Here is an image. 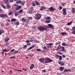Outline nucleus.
<instances>
[{"label": "nucleus", "instance_id": "16", "mask_svg": "<svg viewBox=\"0 0 75 75\" xmlns=\"http://www.w3.org/2000/svg\"><path fill=\"white\" fill-rule=\"evenodd\" d=\"M60 69L61 71H62L64 69V68L62 67H60Z\"/></svg>", "mask_w": 75, "mask_h": 75}, {"label": "nucleus", "instance_id": "20", "mask_svg": "<svg viewBox=\"0 0 75 75\" xmlns=\"http://www.w3.org/2000/svg\"><path fill=\"white\" fill-rule=\"evenodd\" d=\"M17 21V20L15 18H13L11 20V21Z\"/></svg>", "mask_w": 75, "mask_h": 75}, {"label": "nucleus", "instance_id": "9", "mask_svg": "<svg viewBox=\"0 0 75 75\" xmlns=\"http://www.w3.org/2000/svg\"><path fill=\"white\" fill-rule=\"evenodd\" d=\"M63 71H64V72H71V70H67V69H65Z\"/></svg>", "mask_w": 75, "mask_h": 75}, {"label": "nucleus", "instance_id": "19", "mask_svg": "<svg viewBox=\"0 0 75 75\" xmlns=\"http://www.w3.org/2000/svg\"><path fill=\"white\" fill-rule=\"evenodd\" d=\"M21 20L23 22H25L26 21H27V20L26 19H24V18H22Z\"/></svg>", "mask_w": 75, "mask_h": 75}, {"label": "nucleus", "instance_id": "45", "mask_svg": "<svg viewBox=\"0 0 75 75\" xmlns=\"http://www.w3.org/2000/svg\"><path fill=\"white\" fill-rule=\"evenodd\" d=\"M16 10H20V9L18 8V7H17L16 8Z\"/></svg>", "mask_w": 75, "mask_h": 75}, {"label": "nucleus", "instance_id": "38", "mask_svg": "<svg viewBox=\"0 0 75 75\" xmlns=\"http://www.w3.org/2000/svg\"><path fill=\"white\" fill-rule=\"evenodd\" d=\"M63 15H66V14H67V12H63Z\"/></svg>", "mask_w": 75, "mask_h": 75}, {"label": "nucleus", "instance_id": "39", "mask_svg": "<svg viewBox=\"0 0 75 75\" xmlns=\"http://www.w3.org/2000/svg\"><path fill=\"white\" fill-rule=\"evenodd\" d=\"M63 12H66V9L65 8H64L62 9Z\"/></svg>", "mask_w": 75, "mask_h": 75}, {"label": "nucleus", "instance_id": "48", "mask_svg": "<svg viewBox=\"0 0 75 75\" xmlns=\"http://www.w3.org/2000/svg\"><path fill=\"white\" fill-rule=\"evenodd\" d=\"M16 25H19V22H17L16 23Z\"/></svg>", "mask_w": 75, "mask_h": 75}, {"label": "nucleus", "instance_id": "35", "mask_svg": "<svg viewBox=\"0 0 75 75\" xmlns=\"http://www.w3.org/2000/svg\"><path fill=\"white\" fill-rule=\"evenodd\" d=\"M9 1V0H4V1L6 3H8V1Z\"/></svg>", "mask_w": 75, "mask_h": 75}, {"label": "nucleus", "instance_id": "7", "mask_svg": "<svg viewBox=\"0 0 75 75\" xmlns=\"http://www.w3.org/2000/svg\"><path fill=\"white\" fill-rule=\"evenodd\" d=\"M39 60L40 62H44V58H41L39 59Z\"/></svg>", "mask_w": 75, "mask_h": 75}, {"label": "nucleus", "instance_id": "25", "mask_svg": "<svg viewBox=\"0 0 75 75\" xmlns=\"http://www.w3.org/2000/svg\"><path fill=\"white\" fill-rule=\"evenodd\" d=\"M10 40V39L9 38H6L5 39V41L6 42H7V41H8Z\"/></svg>", "mask_w": 75, "mask_h": 75}, {"label": "nucleus", "instance_id": "58", "mask_svg": "<svg viewBox=\"0 0 75 75\" xmlns=\"http://www.w3.org/2000/svg\"><path fill=\"white\" fill-rule=\"evenodd\" d=\"M13 13L12 12H10L9 13V15H11Z\"/></svg>", "mask_w": 75, "mask_h": 75}, {"label": "nucleus", "instance_id": "30", "mask_svg": "<svg viewBox=\"0 0 75 75\" xmlns=\"http://www.w3.org/2000/svg\"><path fill=\"white\" fill-rule=\"evenodd\" d=\"M72 13H75V8H72Z\"/></svg>", "mask_w": 75, "mask_h": 75}, {"label": "nucleus", "instance_id": "49", "mask_svg": "<svg viewBox=\"0 0 75 75\" xmlns=\"http://www.w3.org/2000/svg\"><path fill=\"white\" fill-rule=\"evenodd\" d=\"M72 33L73 34H75V30H73L72 31Z\"/></svg>", "mask_w": 75, "mask_h": 75}, {"label": "nucleus", "instance_id": "12", "mask_svg": "<svg viewBox=\"0 0 75 75\" xmlns=\"http://www.w3.org/2000/svg\"><path fill=\"white\" fill-rule=\"evenodd\" d=\"M25 3V1H21V4H22V6H24Z\"/></svg>", "mask_w": 75, "mask_h": 75}, {"label": "nucleus", "instance_id": "3", "mask_svg": "<svg viewBox=\"0 0 75 75\" xmlns=\"http://www.w3.org/2000/svg\"><path fill=\"white\" fill-rule=\"evenodd\" d=\"M45 61L46 63H48L49 62H52V60L49 58H46Z\"/></svg>", "mask_w": 75, "mask_h": 75}, {"label": "nucleus", "instance_id": "46", "mask_svg": "<svg viewBox=\"0 0 75 75\" xmlns=\"http://www.w3.org/2000/svg\"><path fill=\"white\" fill-rule=\"evenodd\" d=\"M23 12V10H22V9H21L20 11H19V13H22Z\"/></svg>", "mask_w": 75, "mask_h": 75}, {"label": "nucleus", "instance_id": "55", "mask_svg": "<svg viewBox=\"0 0 75 75\" xmlns=\"http://www.w3.org/2000/svg\"><path fill=\"white\" fill-rule=\"evenodd\" d=\"M10 24V23H7L6 24V25L7 26V25H9Z\"/></svg>", "mask_w": 75, "mask_h": 75}, {"label": "nucleus", "instance_id": "17", "mask_svg": "<svg viewBox=\"0 0 75 75\" xmlns=\"http://www.w3.org/2000/svg\"><path fill=\"white\" fill-rule=\"evenodd\" d=\"M4 33V30H0V35H1L2 33Z\"/></svg>", "mask_w": 75, "mask_h": 75}, {"label": "nucleus", "instance_id": "24", "mask_svg": "<svg viewBox=\"0 0 75 75\" xmlns=\"http://www.w3.org/2000/svg\"><path fill=\"white\" fill-rule=\"evenodd\" d=\"M35 3L36 4V5H38V6H40V3L39 2H37V1H36L35 2Z\"/></svg>", "mask_w": 75, "mask_h": 75}, {"label": "nucleus", "instance_id": "57", "mask_svg": "<svg viewBox=\"0 0 75 75\" xmlns=\"http://www.w3.org/2000/svg\"><path fill=\"white\" fill-rule=\"evenodd\" d=\"M62 57H63V58H65L66 56L64 55H62Z\"/></svg>", "mask_w": 75, "mask_h": 75}, {"label": "nucleus", "instance_id": "53", "mask_svg": "<svg viewBox=\"0 0 75 75\" xmlns=\"http://www.w3.org/2000/svg\"><path fill=\"white\" fill-rule=\"evenodd\" d=\"M26 45H31V43H27Z\"/></svg>", "mask_w": 75, "mask_h": 75}, {"label": "nucleus", "instance_id": "52", "mask_svg": "<svg viewBox=\"0 0 75 75\" xmlns=\"http://www.w3.org/2000/svg\"><path fill=\"white\" fill-rule=\"evenodd\" d=\"M13 0H10L9 1L10 3H12V2H13Z\"/></svg>", "mask_w": 75, "mask_h": 75}, {"label": "nucleus", "instance_id": "8", "mask_svg": "<svg viewBox=\"0 0 75 75\" xmlns=\"http://www.w3.org/2000/svg\"><path fill=\"white\" fill-rule=\"evenodd\" d=\"M47 26H48L49 28H53L54 27L51 24H48Z\"/></svg>", "mask_w": 75, "mask_h": 75}, {"label": "nucleus", "instance_id": "61", "mask_svg": "<svg viewBox=\"0 0 75 75\" xmlns=\"http://www.w3.org/2000/svg\"><path fill=\"white\" fill-rule=\"evenodd\" d=\"M42 72H45V71H46V70H42Z\"/></svg>", "mask_w": 75, "mask_h": 75}, {"label": "nucleus", "instance_id": "21", "mask_svg": "<svg viewBox=\"0 0 75 75\" xmlns=\"http://www.w3.org/2000/svg\"><path fill=\"white\" fill-rule=\"evenodd\" d=\"M19 15L20 14L18 13H15V16H16V17H17V16H19Z\"/></svg>", "mask_w": 75, "mask_h": 75}, {"label": "nucleus", "instance_id": "34", "mask_svg": "<svg viewBox=\"0 0 75 75\" xmlns=\"http://www.w3.org/2000/svg\"><path fill=\"white\" fill-rule=\"evenodd\" d=\"M60 56H59V55L58 54H56L55 55V57L56 58H59Z\"/></svg>", "mask_w": 75, "mask_h": 75}, {"label": "nucleus", "instance_id": "43", "mask_svg": "<svg viewBox=\"0 0 75 75\" xmlns=\"http://www.w3.org/2000/svg\"><path fill=\"white\" fill-rule=\"evenodd\" d=\"M58 54H59L60 55H62V54H63V53L61 52L58 53Z\"/></svg>", "mask_w": 75, "mask_h": 75}, {"label": "nucleus", "instance_id": "1", "mask_svg": "<svg viewBox=\"0 0 75 75\" xmlns=\"http://www.w3.org/2000/svg\"><path fill=\"white\" fill-rule=\"evenodd\" d=\"M47 27L45 26L42 27L41 26H40L38 27L37 29L39 30L40 31H43V30L45 31L47 30Z\"/></svg>", "mask_w": 75, "mask_h": 75}, {"label": "nucleus", "instance_id": "5", "mask_svg": "<svg viewBox=\"0 0 75 75\" xmlns=\"http://www.w3.org/2000/svg\"><path fill=\"white\" fill-rule=\"evenodd\" d=\"M59 64H60V66H64V63L62 61L58 62Z\"/></svg>", "mask_w": 75, "mask_h": 75}, {"label": "nucleus", "instance_id": "33", "mask_svg": "<svg viewBox=\"0 0 75 75\" xmlns=\"http://www.w3.org/2000/svg\"><path fill=\"white\" fill-rule=\"evenodd\" d=\"M14 51H15V50L14 49H13L10 51V52H13Z\"/></svg>", "mask_w": 75, "mask_h": 75}, {"label": "nucleus", "instance_id": "59", "mask_svg": "<svg viewBox=\"0 0 75 75\" xmlns=\"http://www.w3.org/2000/svg\"><path fill=\"white\" fill-rule=\"evenodd\" d=\"M16 58V57H10V58Z\"/></svg>", "mask_w": 75, "mask_h": 75}, {"label": "nucleus", "instance_id": "37", "mask_svg": "<svg viewBox=\"0 0 75 75\" xmlns=\"http://www.w3.org/2000/svg\"><path fill=\"white\" fill-rule=\"evenodd\" d=\"M32 18V17H29L28 18V20H31Z\"/></svg>", "mask_w": 75, "mask_h": 75}, {"label": "nucleus", "instance_id": "64", "mask_svg": "<svg viewBox=\"0 0 75 75\" xmlns=\"http://www.w3.org/2000/svg\"><path fill=\"white\" fill-rule=\"evenodd\" d=\"M43 49H47V47H46L45 46L43 47Z\"/></svg>", "mask_w": 75, "mask_h": 75}, {"label": "nucleus", "instance_id": "22", "mask_svg": "<svg viewBox=\"0 0 75 75\" xmlns=\"http://www.w3.org/2000/svg\"><path fill=\"white\" fill-rule=\"evenodd\" d=\"M72 21H71V22L68 23H67L68 25H71L72 24Z\"/></svg>", "mask_w": 75, "mask_h": 75}, {"label": "nucleus", "instance_id": "6", "mask_svg": "<svg viewBox=\"0 0 75 75\" xmlns=\"http://www.w3.org/2000/svg\"><path fill=\"white\" fill-rule=\"evenodd\" d=\"M34 67V64H31V66L30 67V69H33V68Z\"/></svg>", "mask_w": 75, "mask_h": 75}, {"label": "nucleus", "instance_id": "42", "mask_svg": "<svg viewBox=\"0 0 75 75\" xmlns=\"http://www.w3.org/2000/svg\"><path fill=\"white\" fill-rule=\"evenodd\" d=\"M26 43H29L30 42V41L28 40H26L25 42Z\"/></svg>", "mask_w": 75, "mask_h": 75}, {"label": "nucleus", "instance_id": "27", "mask_svg": "<svg viewBox=\"0 0 75 75\" xmlns=\"http://www.w3.org/2000/svg\"><path fill=\"white\" fill-rule=\"evenodd\" d=\"M18 51L15 50V52H13V54H17V53H18Z\"/></svg>", "mask_w": 75, "mask_h": 75}, {"label": "nucleus", "instance_id": "56", "mask_svg": "<svg viewBox=\"0 0 75 75\" xmlns=\"http://www.w3.org/2000/svg\"><path fill=\"white\" fill-rule=\"evenodd\" d=\"M18 8H19V9H20L21 8V6H18Z\"/></svg>", "mask_w": 75, "mask_h": 75}, {"label": "nucleus", "instance_id": "41", "mask_svg": "<svg viewBox=\"0 0 75 75\" xmlns=\"http://www.w3.org/2000/svg\"><path fill=\"white\" fill-rule=\"evenodd\" d=\"M62 51H64V50H65V49H64V47H62Z\"/></svg>", "mask_w": 75, "mask_h": 75}, {"label": "nucleus", "instance_id": "4", "mask_svg": "<svg viewBox=\"0 0 75 75\" xmlns=\"http://www.w3.org/2000/svg\"><path fill=\"white\" fill-rule=\"evenodd\" d=\"M49 10H50V11L52 12L54 11L55 10V9L54 8L52 7H51L49 8Z\"/></svg>", "mask_w": 75, "mask_h": 75}, {"label": "nucleus", "instance_id": "18", "mask_svg": "<svg viewBox=\"0 0 75 75\" xmlns=\"http://www.w3.org/2000/svg\"><path fill=\"white\" fill-rule=\"evenodd\" d=\"M48 45L49 46L50 48H51V47H52V45H53V44L52 43H49Z\"/></svg>", "mask_w": 75, "mask_h": 75}, {"label": "nucleus", "instance_id": "10", "mask_svg": "<svg viewBox=\"0 0 75 75\" xmlns=\"http://www.w3.org/2000/svg\"><path fill=\"white\" fill-rule=\"evenodd\" d=\"M45 18V20H51V17L49 16L46 17Z\"/></svg>", "mask_w": 75, "mask_h": 75}, {"label": "nucleus", "instance_id": "11", "mask_svg": "<svg viewBox=\"0 0 75 75\" xmlns=\"http://www.w3.org/2000/svg\"><path fill=\"white\" fill-rule=\"evenodd\" d=\"M62 45L63 46H68V45L65 42H63L62 44Z\"/></svg>", "mask_w": 75, "mask_h": 75}, {"label": "nucleus", "instance_id": "40", "mask_svg": "<svg viewBox=\"0 0 75 75\" xmlns=\"http://www.w3.org/2000/svg\"><path fill=\"white\" fill-rule=\"evenodd\" d=\"M62 6H65L66 4H65V3H63L62 4Z\"/></svg>", "mask_w": 75, "mask_h": 75}, {"label": "nucleus", "instance_id": "62", "mask_svg": "<svg viewBox=\"0 0 75 75\" xmlns=\"http://www.w3.org/2000/svg\"><path fill=\"white\" fill-rule=\"evenodd\" d=\"M73 30H75V27H74L72 28Z\"/></svg>", "mask_w": 75, "mask_h": 75}, {"label": "nucleus", "instance_id": "15", "mask_svg": "<svg viewBox=\"0 0 75 75\" xmlns=\"http://www.w3.org/2000/svg\"><path fill=\"white\" fill-rule=\"evenodd\" d=\"M1 6H2V7H3V8H4V9H6V6L3 5V4H1Z\"/></svg>", "mask_w": 75, "mask_h": 75}, {"label": "nucleus", "instance_id": "47", "mask_svg": "<svg viewBox=\"0 0 75 75\" xmlns=\"http://www.w3.org/2000/svg\"><path fill=\"white\" fill-rule=\"evenodd\" d=\"M66 30H67V31H68V30H69V28L66 27Z\"/></svg>", "mask_w": 75, "mask_h": 75}, {"label": "nucleus", "instance_id": "50", "mask_svg": "<svg viewBox=\"0 0 75 75\" xmlns=\"http://www.w3.org/2000/svg\"><path fill=\"white\" fill-rule=\"evenodd\" d=\"M36 50L38 51H41V49H36Z\"/></svg>", "mask_w": 75, "mask_h": 75}, {"label": "nucleus", "instance_id": "31", "mask_svg": "<svg viewBox=\"0 0 75 75\" xmlns=\"http://www.w3.org/2000/svg\"><path fill=\"white\" fill-rule=\"evenodd\" d=\"M4 14H0V17H4Z\"/></svg>", "mask_w": 75, "mask_h": 75}, {"label": "nucleus", "instance_id": "26", "mask_svg": "<svg viewBox=\"0 0 75 75\" xmlns=\"http://www.w3.org/2000/svg\"><path fill=\"white\" fill-rule=\"evenodd\" d=\"M61 34L62 35H66V34H67V33L65 32H62L61 33Z\"/></svg>", "mask_w": 75, "mask_h": 75}, {"label": "nucleus", "instance_id": "13", "mask_svg": "<svg viewBox=\"0 0 75 75\" xmlns=\"http://www.w3.org/2000/svg\"><path fill=\"white\" fill-rule=\"evenodd\" d=\"M44 9H45V7L44 6H42L41 7L40 10H43Z\"/></svg>", "mask_w": 75, "mask_h": 75}, {"label": "nucleus", "instance_id": "2", "mask_svg": "<svg viewBox=\"0 0 75 75\" xmlns=\"http://www.w3.org/2000/svg\"><path fill=\"white\" fill-rule=\"evenodd\" d=\"M41 17V15L40 14L37 13L35 15V18L36 20H39Z\"/></svg>", "mask_w": 75, "mask_h": 75}, {"label": "nucleus", "instance_id": "51", "mask_svg": "<svg viewBox=\"0 0 75 75\" xmlns=\"http://www.w3.org/2000/svg\"><path fill=\"white\" fill-rule=\"evenodd\" d=\"M59 48V49H61V48H62V47L61 46H58Z\"/></svg>", "mask_w": 75, "mask_h": 75}, {"label": "nucleus", "instance_id": "32", "mask_svg": "<svg viewBox=\"0 0 75 75\" xmlns=\"http://www.w3.org/2000/svg\"><path fill=\"white\" fill-rule=\"evenodd\" d=\"M6 6L8 7V8H11V6L9 5H7Z\"/></svg>", "mask_w": 75, "mask_h": 75}, {"label": "nucleus", "instance_id": "23", "mask_svg": "<svg viewBox=\"0 0 75 75\" xmlns=\"http://www.w3.org/2000/svg\"><path fill=\"white\" fill-rule=\"evenodd\" d=\"M45 21L47 23H50L51 22V20Z\"/></svg>", "mask_w": 75, "mask_h": 75}, {"label": "nucleus", "instance_id": "28", "mask_svg": "<svg viewBox=\"0 0 75 75\" xmlns=\"http://www.w3.org/2000/svg\"><path fill=\"white\" fill-rule=\"evenodd\" d=\"M16 4H21V1H18L16 2Z\"/></svg>", "mask_w": 75, "mask_h": 75}, {"label": "nucleus", "instance_id": "29", "mask_svg": "<svg viewBox=\"0 0 75 75\" xmlns=\"http://www.w3.org/2000/svg\"><path fill=\"white\" fill-rule=\"evenodd\" d=\"M59 58V60L61 61V60H62V56H60Z\"/></svg>", "mask_w": 75, "mask_h": 75}, {"label": "nucleus", "instance_id": "44", "mask_svg": "<svg viewBox=\"0 0 75 75\" xmlns=\"http://www.w3.org/2000/svg\"><path fill=\"white\" fill-rule=\"evenodd\" d=\"M7 15L6 14H4V17H7Z\"/></svg>", "mask_w": 75, "mask_h": 75}, {"label": "nucleus", "instance_id": "63", "mask_svg": "<svg viewBox=\"0 0 75 75\" xmlns=\"http://www.w3.org/2000/svg\"><path fill=\"white\" fill-rule=\"evenodd\" d=\"M10 50H6V52H8V51H10Z\"/></svg>", "mask_w": 75, "mask_h": 75}, {"label": "nucleus", "instance_id": "36", "mask_svg": "<svg viewBox=\"0 0 75 75\" xmlns=\"http://www.w3.org/2000/svg\"><path fill=\"white\" fill-rule=\"evenodd\" d=\"M32 6H35V3L34 2H33L32 3Z\"/></svg>", "mask_w": 75, "mask_h": 75}, {"label": "nucleus", "instance_id": "54", "mask_svg": "<svg viewBox=\"0 0 75 75\" xmlns=\"http://www.w3.org/2000/svg\"><path fill=\"white\" fill-rule=\"evenodd\" d=\"M2 51H4V52H6V49H4V50H2Z\"/></svg>", "mask_w": 75, "mask_h": 75}, {"label": "nucleus", "instance_id": "14", "mask_svg": "<svg viewBox=\"0 0 75 75\" xmlns=\"http://www.w3.org/2000/svg\"><path fill=\"white\" fill-rule=\"evenodd\" d=\"M35 47V46L33 45V46L30 47L28 49V50H31V49H32V48H34Z\"/></svg>", "mask_w": 75, "mask_h": 75}, {"label": "nucleus", "instance_id": "60", "mask_svg": "<svg viewBox=\"0 0 75 75\" xmlns=\"http://www.w3.org/2000/svg\"><path fill=\"white\" fill-rule=\"evenodd\" d=\"M59 8H60V10H61L62 8V7L61 6H59Z\"/></svg>", "mask_w": 75, "mask_h": 75}]
</instances>
